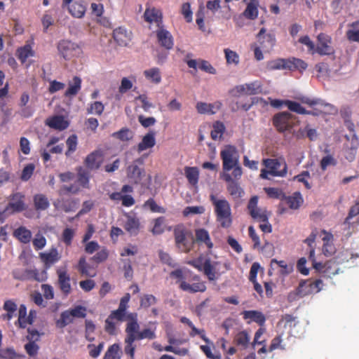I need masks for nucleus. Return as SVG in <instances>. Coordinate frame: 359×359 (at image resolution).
<instances>
[{
	"mask_svg": "<svg viewBox=\"0 0 359 359\" xmlns=\"http://www.w3.org/2000/svg\"><path fill=\"white\" fill-rule=\"evenodd\" d=\"M102 359H121L119 345L114 344L109 346Z\"/></svg>",
	"mask_w": 359,
	"mask_h": 359,
	"instance_id": "nucleus-50",
	"label": "nucleus"
},
{
	"mask_svg": "<svg viewBox=\"0 0 359 359\" xmlns=\"http://www.w3.org/2000/svg\"><path fill=\"white\" fill-rule=\"evenodd\" d=\"M250 337L246 330H242L237 333V334L234 337V343L237 346H241L243 348H247L248 344L250 343Z\"/></svg>",
	"mask_w": 359,
	"mask_h": 359,
	"instance_id": "nucleus-47",
	"label": "nucleus"
},
{
	"mask_svg": "<svg viewBox=\"0 0 359 359\" xmlns=\"http://www.w3.org/2000/svg\"><path fill=\"white\" fill-rule=\"evenodd\" d=\"M224 56L227 64H239L240 57L234 50L229 48L224 49Z\"/></svg>",
	"mask_w": 359,
	"mask_h": 359,
	"instance_id": "nucleus-61",
	"label": "nucleus"
},
{
	"mask_svg": "<svg viewBox=\"0 0 359 359\" xmlns=\"http://www.w3.org/2000/svg\"><path fill=\"white\" fill-rule=\"evenodd\" d=\"M170 276L171 278L177 279V283H180V288L183 291L189 292H205L206 290L205 283L201 282L199 276L194 275L191 280L195 281L192 284L188 283L184 280L185 276L183 269H177L170 272Z\"/></svg>",
	"mask_w": 359,
	"mask_h": 359,
	"instance_id": "nucleus-6",
	"label": "nucleus"
},
{
	"mask_svg": "<svg viewBox=\"0 0 359 359\" xmlns=\"http://www.w3.org/2000/svg\"><path fill=\"white\" fill-rule=\"evenodd\" d=\"M103 163V152L100 149H96L90 153L84 159L85 165L89 170H98Z\"/></svg>",
	"mask_w": 359,
	"mask_h": 359,
	"instance_id": "nucleus-20",
	"label": "nucleus"
},
{
	"mask_svg": "<svg viewBox=\"0 0 359 359\" xmlns=\"http://www.w3.org/2000/svg\"><path fill=\"white\" fill-rule=\"evenodd\" d=\"M137 163H143L140 159L135 160L127 168V177L133 184L143 185L142 180L146 176V171Z\"/></svg>",
	"mask_w": 359,
	"mask_h": 359,
	"instance_id": "nucleus-11",
	"label": "nucleus"
},
{
	"mask_svg": "<svg viewBox=\"0 0 359 359\" xmlns=\"http://www.w3.org/2000/svg\"><path fill=\"white\" fill-rule=\"evenodd\" d=\"M157 302V298L154 294H147L141 297L140 304L142 308L147 309L149 306L156 304Z\"/></svg>",
	"mask_w": 359,
	"mask_h": 359,
	"instance_id": "nucleus-64",
	"label": "nucleus"
},
{
	"mask_svg": "<svg viewBox=\"0 0 359 359\" xmlns=\"http://www.w3.org/2000/svg\"><path fill=\"white\" fill-rule=\"evenodd\" d=\"M358 255H353L351 252L346 250L341 252L334 258L330 259L325 262H316L313 263L314 269L321 273L322 277L331 278L333 276L339 273L341 269L339 265L345 262H349L351 259L358 258Z\"/></svg>",
	"mask_w": 359,
	"mask_h": 359,
	"instance_id": "nucleus-2",
	"label": "nucleus"
},
{
	"mask_svg": "<svg viewBox=\"0 0 359 359\" xmlns=\"http://www.w3.org/2000/svg\"><path fill=\"white\" fill-rule=\"evenodd\" d=\"M258 3L256 0H252L250 3H248L246 8L244 10L243 15L248 19H255L257 18L259 14L258 11Z\"/></svg>",
	"mask_w": 359,
	"mask_h": 359,
	"instance_id": "nucleus-42",
	"label": "nucleus"
},
{
	"mask_svg": "<svg viewBox=\"0 0 359 359\" xmlns=\"http://www.w3.org/2000/svg\"><path fill=\"white\" fill-rule=\"evenodd\" d=\"M128 323L126 325V336L124 339L125 347L124 351L128 355L130 359H135V351L136 346L135 341L136 340L154 339L156 337L155 332L151 329H144L140 331V325L137 322V313H128L126 316Z\"/></svg>",
	"mask_w": 359,
	"mask_h": 359,
	"instance_id": "nucleus-1",
	"label": "nucleus"
},
{
	"mask_svg": "<svg viewBox=\"0 0 359 359\" xmlns=\"http://www.w3.org/2000/svg\"><path fill=\"white\" fill-rule=\"evenodd\" d=\"M132 32L129 29L119 27L114 29L113 38L120 46H128L132 41Z\"/></svg>",
	"mask_w": 359,
	"mask_h": 359,
	"instance_id": "nucleus-18",
	"label": "nucleus"
},
{
	"mask_svg": "<svg viewBox=\"0 0 359 359\" xmlns=\"http://www.w3.org/2000/svg\"><path fill=\"white\" fill-rule=\"evenodd\" d=\"M34 208L38 212H41V210H46L50 206V201L48 198H46L44 194H36L34 196Z\"/></svg>",
	"mask_w": 359,
	"mask_h": 359,
	"instance_id": "nucleus-38",
	"label": "nucleus"
},
{
	"mask_svg": "<svg viewBox=\"0 0 359 359\" xmlns=\"http://www.w3.org/2000/svg\"><path fill=\"white\" fill-rule=\"evenodd\" d=\"M258 197L257 196H253L250 198V201L248 203V210L254 219L261 221H266L267 219V212L262 211V209L258 208Z\"/></svg>",
	"mask_w": 359,
	"mask_h": 359,
	"instance_id": "nucleus-21",
	"label": "nucleus"
},
{
	"mask_svg": "<svg viewBox=\"0 0 359 359\" xmlns=\"http://www.w3.org/2000/svg\"><path fill=\"white\" fill-rule=\"evenodd\" d=\"M89 171L80 168L77 173V181L83 188H89Z\"/></svg>",
	"mask_w": 359,
	"mask_h": 359,
	"instance_id": "nucleus-56",
	"label": "nucleus"
},
{
	"mask_svg": "<svg viewBox=\"0 0 359 359\" xmlns=\"http://www.w3.org/2000/svg\"><path fill=\"white\" fill-rule=\"evenodd\" d=\"M302 102L304 103L307 104L309 106H311V107L315 106V104H319L321 107H324V108L329 107L330 110L329 111L328 113H330V114L337 113V109L334 106L332 105V104H330V103L323 102L320 101V100H311V99L306 98V99L303 100Z\"/></svg>",
	"mask_w": 359,
	"mask_h": 359,
	"instance_id": "nucleus-54",
	"label": "nucleus"
},
{
	"mask_svg": "<svg viewBox=\"0 0 359 359\" xmlns=\"http://www.w3.org/2000/svg\"><path fill=\"white\" fill-rule=\"evenodd\" d=\"M210 202L214 206L216 220L224 228L231 226L232 224L231 205L225 198H218L214 194L210 195Z\"/></svg>",
	"mask_w": 359,
	"mask_h": 359,
	"instance_id": "nucleus-4",
	"label": "nucleus"
},
{
	"mask_svg": "<svg viewBox=\"0 0 359 359\" xmlns=\"http://www.w3.org/2000/svg\"><path fill=\"white\" fill-rule=\"evenodd\" d=\"M74 236L75 230L69 229V227H66L62 231L61 239L66 245L69 246L72 244V240Z\"/></svg>",
	"mask_w": 359,
	"mask_h": 359,
	"instance_id": "nucleus-63",
	"label": "nucleus"
},
{
	"mask_svg": "<svg viewBox=\"0 0 359 359\" xmlns=\"http://www.w3.org/2000/svg\"><path fill=\"white\" fill-rule=\"evenodd\" d=\"M46 124L50 128L57 129V130H64L69 127V123L66 121L64 116H54L48 118L46 120Z\"/></svg>",
	"mask_w": 359,
	"mask_h": 359,
	"instance_id": "nucleus-31",
	"label": "nucleus"
},
{
	"mask_svg": "<svg viewBox=\"0 0 359 359\" xmlns=\"http://www.w3.org/2000/svg\"><path fill=\"white\" fill-rule=\"evenodd\" d=\"M273 123L276 130L280 133L291 131L294 126V116L286 111L278 113L273 116Z\"/></svg>",
	"mask_w": 359,
	"mask_h": 359,
	"instance_id": "nucleus-8",
	"label": "nucleus"
},
{
	"mask_svg": "<svg viewBox=\"0 0 359 359\" xmlns=\"http://www.w3.org/2000/svg\"><path fill=\"white\" fill-rule=\"evenodd\" d=\"M225 131V125L222 121H216L210 132V136L213 140H218L222 137Z\"/></svg>",
	"mask_w": 359,
	"mask_h": 359,
	"instance_id": "nucleus-53",
	"label": "nucleus"
},
{
	"mask_svg": "<svg viewBox=\"0 0 359 359\" xmlns=\"http://www.w3.org/2000/svg\"><path fill=\"white\" fill-rule=\"evenodd\" d=\"M241 316L248 324L256 323L259 326H264L266 323V318L264 313L259 311H244Z\"/></svg>",
	"mask_w": 359,
	"mask_h": 359,
	"instance_id": "nucleus-23",
	"label": "nucleus"
},
{
	"mask_svg": "<svg viewBox=\"0 0 359 359\" xmlns=\"http://www.w3.org/2000/svg\"><path fill=\"white\" fill-rule=\"evenodd\" d=\"M274 263L280 268V273L283 276H287V274L290 273L293 271V266L287 264L285 261H278L277 259H272L271 266H273Z\"/></svg>",
	"mask_w": 359,
	"mask_h": 359,
	"instance_id": "nucleus-58",
	"label": "nucleus"
},
{
	"mask_svg": "<svg viewBox=\"0 0 359 359\" xmlns=\"http://www.w3.org/2000/svg\"><path fill=\"white\" fill-rule=\"evenodd\" d=\"M15 279L20 280H34L37 281H44L47 278L46 271L39 272L38 269H27L21 273H13Z\"/></svg>",
	"mask_w": 359,
	"mask_h": 359,
	"instance_id": "nucleus-17",
	"label": "nucleus"
},
{
	"mask_svg": "<svg viewBox=\"0 0 359 359\" xmlns=\"http://www.w3.org/2000/svg\"><path fill=\"white\" fill-rule=\"evenodd\" d=\"M308 67V64L304 60L299 59V57H292L287 59H282L278 57L276 60H269L266 63V69L268 71L275 70H290L304 72Z\"/></svg>",
	"mask_w": 359,
	"mask_h": 359,
	"instance_id": "nucleus-5",
	"label": "nucleus"
},
{
	"mask_svg": "<svg viewBox=\"0 0 359 359\" xmlns=\"http://www.w3.org/2000/svg\"><path fill=\"white\" fill-rule=\"evenodd\" d=\"M185 177L189 184L196 185L199 179V171L197 167H185Z\"/></svg>",
	"mask_w": 359,
	"mask_h": 359,
	"instance_id": "nucleus-44",
	"label": "nucleus"
},
{
	"mask_svg": "<svg viewBox=\"0 0 359 359\" xmlns=\"http://www.w3.org/2000/svg\"><path fill=\"white\" fill-rule=\"evenodd\" d=\"M16 56L21 63L24 64L28 57L35 56V50L32 49V46L30 43H26L25 46L18 48Z\"/></svg>",
	"mask_w": 359,
	"mask_h": 359,
	"instance_id": "nucleus-33",
	"label": "nucleus"
},
{
	"mask_svg": "<svg viewBox=\"0 0 359 359\" xmlns=\"http://www.w3.org/2000/svg\"><path fill=\"white\" fill-rule=\"evenodd\" d=\"M114 138L118 139L122 142L130 141L133 138L134 134L132 130L129 128H122L120 130L114 132L111 135Z\"/></svg>",
	"mask_w": 359,
	"mask_h": 359,
	"instance_id": "nucleus-43",
	"label": "nucleus"
},
{
	"mask_svg": "<svg viewBox=\"0 0 359 359\" xmlns=\"http://www.w3.org/2000/svg\"><path fill=\"white\" fill-rule=\"evenodd\" d=\"M282 320L285 323V327H289L291 336H297L298 332L294 329L299 324L297 317L290 314H285L282 316Z\"/></svg>",
	"mask_w": 359,
	"mask_h": 359,
	"instance_id": "nucleus-37",
	"label": "nucleus"
},
{
	"mask_svg": "<svg viewBox=\"0 0 359 359\" xmlns=\"http://www.w3.org/2000/svg\"><path fill=\"white\" fill-rule=\"evenodd\" d=\"M81 88V80L80 77L74 76L72 83L69 82V86L65 93L66 97L75 96Z\"/></svg>",
	"mask_w": 359,
	"mask_h": 359,
	"instance_id": "nucleus-41",
	"label": "nucleus"
},
{
	"mask_svg": "<svg viewBox=\"0 0 359 359\" xmlns=\"http://www.w3.org/2000/svg\"><path fill=\"white\" fill-rule=\"evenodd\" d=\"M257 41L265 53H270L273 49L276 43V39L274 34H266V28L259 29L257 35Z\"/></svg>",
	"mask_w": 359,
	"mask_h": 359,
	"instance_id": "nucleus-13",
	"label": "nucleus"
},
{
	"mask_svg": "<svg viewBox=\"0 0 359 359\" xmlns=\"http://www.w3.org/2000/svg\"><path fill=\"white\" fill-rule=\"evenodd\" d=\"M318 44L316 47V51L317 53L321 55H332L334 53V49L333 46H331L332 39L331 36L323 34L321 32L317 36Z\"/></svg>",
	"mask_w": 359,
	"mask_h": 359,
	"instance_id": "nucleus-14",
	"label": "nucleus"
},
{
	"mask_svg": "<svg viewBox=\"0 0 359 359\" xmlns=\"http://www.w3.org/2000/svg\"><path fill=\"white\" fill-rule=\"evenodd\" d=\"M57 50L65 60H69L79 53L80 48L77 43L68 39H63L57 43Z\"/></svg>",
	"mask_w": 359,
	"mask_h": 359,
	"instance_id": "nucleus-15",
	"label": "nucleus"
},
{
	"mask_svg": "<svg viewBox=\"0 0 359 359\" xmlns=\"http://www.w3.org/2000/svg\"><path fill=\"white\" fill-rule=\"evenodd\" d=\"M220 156L224 173L232 170L233 177L240 179L243 175V170L239 162L240 155L236 147L230 144L225 145L221 150Z\"/></svg>",
	"mask_w": 359,
	"mask_h": 359,
	"instance_id": "nucleus-3",
	"label": "nucleus"
},
{
	"mask_svg": "<svg viewBox=\"0 0 359 359\" xmlns=\"http://www.w3.org/2000/svg\"><path fill=\"white\" fill-rule=\"evenodd\" d=\"M143 206L144 208L151 210L152 212H166V209L163 208V206L158 205L156 200L152 198H149L147 201H145Z\"/></svg>",
	"mask_w": 359,
	"mask_h": 359,
	"instance_id": "nucleus-57",
	"label": "nucleus"
},
{
	"mask_svg": "<svg viewBox=\"0 0 359 359\" xmlns=\"http://www.w3.org/2000/svg\"><path fill=\"white\" fill-rule=\"evenodd\" d=\"M350 27L351 29L346 32L348 39L359 43V20L351 22Z\"/></svg>",
	"mask_w": 359,
	"mask_h": 359,
	"instance_id": "nucleus-48",
	"label": "nucleus"
},
{
	"mask_svg": "<svg viewBox=\"0 0 359 359\" xmlns=\"http://www.w3.org/2000/svg\"><path fill=\"white\" fill-rule=\"evenodd\" d=\"M25 196L16 192L12 195L11 201H10L6 206L5 211L12 210L13 212H20L26 208L25 203L24 202Z\"/></svg>",
	"mask_w": 359,
	"mask_h": 359,
	"instance_id": "nucleus-24",
	"label": "nucleus"
},
{
	"mask_svg": "<svg viewBox=\"0 0 359 359\" xmlns=\"http://www.w3.org/2000/svg\"><path fill=\"white\" fill-rule=\"evenodd\" d=\"M57 282L63 294H69L72 291L71 278L67 271V268H59L56 271Z\"/></svg>",
	"mask_w": 359,
	"mask_h": 359,
	"instance_id": "nucleus-22",
	"label": "nucleus"
},
{
	"mask_svg": "<svg viewBox=\"0 0 359 359\" xmlns=\"http://www.w3.org/2000/svg\"><path fill=\"white\" fill-rule=\"evenodd\" d=\"M67 149L65 152L67 156H70L75 152L78 146V137L76 135H70L66 140Z\"/></svg>",
	"mask_w": 359,
	"mask_h": 359,
	"instance_id": "nucleus-51",
	"label": "nucleus"
},
{
	"mask_svg": "<svg viewBox=\"0 0 359 359\" xmlns=\"http://www.w3.org/2000/svg\"><path fill=\"white\" fill-rule=\"evenodd\" d=\"M323 287L322 279L302 280L296 289V294L300 297H304L306 295L318 292L322 290Z\"/></svg>",
	"mask_w": 359,
	"mask_h": 359,
	"instance_id": "nucleus-9",
	"label": "nucleus"
},
{
	"mask_svg": "<svg viewBox=\"0 0 359 359\" xmlns=\"http://www.w3.org/2000/svg\"><path fill=\"white\" fill-rule=\"evenodd\" d=\"M264 165L268 168L262 169L261 170L260 177L264 179H269V175L271 176H279L284 177L287 173V167L285 165V168L283 170H278V167L280 166V163L277 159H264Z\"/></svg>",
	"mask_w": 359,
	"mask_h": 359,
	"instance_id": "nucleus-12",
	"label": "nucleus"
},
{
	"mask_svg": "<svg viewBox=\"0 0 359 359\" xmlns=\"http://www.w3.org/2000/svg\"><path fill=\"white\" fill-rule=\"evenodd\" d=\"M284 198L289 208L294 210L299 209L304 202L302 195L299 191L294 192L292 196H288L287 197L285 195Z\"/></svg>",
	"mask_w": 359,
	"mask_h": 359,
	"instance_id": "nucleus-36",
	"label": "nucleus"
},
{
	"mask_svg": "<svg viewBox=\"0 0 359 359\" xmlns=\"http://www.w3.org/2000/svg\"><path fill=\"white\" fill-rule=\"evenodd\" d=\"M144 18L146 22H156L158 27L163 23V15L162 11L155 7L147 8L144 13Z\"/></svg>",
	"mask_w": 359,
	"mask_h": 359,
	"instance_id": "nucleus-28",
	"label": "nucleus"
},
{
	"mask_svg": "<svg viewBox=\"0 0 359 359\" xmlns=\"http://www.w3.org/2000/svg\"><path fill=\"white\" fill-rule=\"evenodd\" d=\"M165 219L164 217L161 216L154 220V226L152 227L151 232L154 235H159L163 233L165 226Z\"/></svg>",
	"mask_w": 359,
	"mask_h": 359,
	"instance_id": "nucleus-52",
	"label": "nucleus"
},
{
	"mask_svg": "<svg viewBox=\"0 0 359 359\" xmlns=\"http://www.w3.org/2000/svg\"><path fill=\"white\" fill-rule=\"evenodd\" d=\"M233 177L229 173H224L222 175L223 180L227 182V189L231 196L234 199L242 198L244 194L243 189Z\"/></svg>",
	"mask_w": 359,
	"mask_h": 359,
	"instance_id": "nucleus-19",
	"label": "nucleus"
},
{
	"mask_svg": "<svg viewBox=\"0 0 359 359\" xmlns=\"http://www.w3.org/2000/svg\"><path fill=\"white\" fill-rule=\"evenodd\" d=\"M40 257L46 267H50L61 259V255L55 248H52L48 252H41Z\"/></svg>",
	"mask_w": 359,
	"mask_h": 359,
	"instance_id": "nucleus-29",
	"label": "nucleus"
},
{
	"mask_svg": "<svg viewBox=\"0 0 359 359\" xmlns=\"http://www.w3.org/2000/svg\"><path fill=\"white\" fill-rule=\"evenodd\" d=\"M73 322L72 310L65 311L61 313L60 318L56 320V325L59 327H64Z\"/></svg>",
	"mask_w": 359,
	"mask_h": 359,
	"instance_id": "nucleus-49",
	"label": "nucleus"
},
{
	"mask_svg": "<svg viewBox=\"0 0 359 359\" xmlns=\"http://www.w3.org/2000/svg\"><path fill=\"white\" fill-rule=\"evenodd\" d=\"M156 144L155 131H149L143 136L142 140L137 145V151H142L151 149Z\"/></svg>",
	"mask_w": 359,
	"mask_h": 359,
	"instance_id": "nucleus-32",
	"label": "nucleus"
},
{
	"mask_svg": "<svg viewBox=\"0 0 359 359\" xmlns=\"http://www.w3.org/2000/svg\"><path fill=\"white\" fill-rule=\"evenodd\" d=\"M217 262H213L210 259H205V266L203 268V273L209 280H214L216 279V264Z\"/></svg>",
	"mask_w": 359,
	"mask_h": 359,
	"instance_id": "nucleus-39",
	"label": "nucleus"
},
{
	"mask_svg": "<svg viewBox=\"0 0 359 359\" xmlns=\"http://www.w3.org/2000/svg\"><path fill=\"white\" fill-rule=\"evenodd\" d=\"M144 76L146 79L152 83H159L161 81V70L158 67H151L147 70L144 71Z\"/></svg>",
	"mask_w": 359,
	"mask_h": 359,
	"instance_id": "nucleus-40",
	"label": "nucleus"
},
{
	"mask_svg": "<svg viewBox=\"0 0 359 359\" xmlns=\"http://www.w3.org/2000/svg\"><path fill=\"white\" fill-rule=\"evenodd\" d=\"M90 267V265L88 263L85 256H82L79 258L77 264V270L82 276L94 277L95 273H91L89 271Z\"/></svg>",
	"mask_w": 359,
	"mask_h": 359,
	"instance_id": "nucleus-45",
	"label": "nucleus"
},
{
	"mask_svg": "<svg viewBox=\"0 0 359 359\" xmlns=\"http://www.w3.org/2000/svg\"><path fill=\"white\" fill-rule=\"evenodd\" d=\"M72 0H62V7H68L69 13L74 18H83L86 11V6L83 3L74 2L69 6Z\"/></svg>",
	"mask_w": 359,
	"mask_h": 359,
	"instance_id": "nucleus-26",
	"label": "nucleus"
},
{
	"mask_svg": "<svg viewBox=\"0 0 359 359\" xmlns=\"http://www.w3.org/2000/svg\"><path fill=\"white\" fill-rule=\"evenodd\" d=\"M194 242L199 245L205 246L208 250H211L214 246L208 231L205 229H197L195 230L194 243Z\"/></svg>",
	"mask_w": 359,
	"mask_h": 359,
	"instance_id": "nucleus-25",
	"label": "nucleus"
},
{
	"mask_svg": "<svg viewBox=\"0 0 359 359\" xmlns=\"http://www.w3.org/2000/svg\"><path fill=\"white\" fill-rule=\"evenodd\" d=\"M222 104L219 102L215 103L199 102L196 103V110L199 114H214L220 109Z\"/></svg>",
	"mask_w": 359,
	"mask_h": 359,
	"instance_id": "nucleus-30",
	"label": "nucleus"
},
{
	"mask_svg": "<svg viewBox=\"0 0 359 359\" xmlns=\"http://www.w3.org/2000/svg\"><path fill=\"white\" fill-rule=\"evenodd\" d=\"M126 217L124 229L130 235H137L141 229L140 219L135 215H127Z\"/></svg>",
	"mask_w": 359,
	"mask_h": 359,
	"instance_id": "nucleus-27",
	"label": "nucleus"
},
{
	"mask_svg": "<svg viewBox=\"0 0 359 359\" xmlns=\"http://www.w3.org/2000/svg\"><path fill=\"white\" fill-rule=\"evenodd\" d=\"M344 138L347 141L344 145L345 148H350L351 149H353L357 152V149L359 147V139L356 134L353 133L351 135V137H349L348 135H344Z\"/></svg>",
	"mask_w": 359,
	"mask_h": 359,
	"instance_id": "nucleus-60",
	"label": "nucleus"
},
{
	"mask_svg": "<svg viewBox=\"0 0 359 359\" xmlns=\"http://www.w3.org/2000/svg\"><path fill=\"white\" fill-rule=\"evenodd\" d=\"M133 192V187L130 184H124L122 186L120 191L112 192L109 195V198L114 201H121L122 205L130 207L134 205L135 201L133 196L126 193Z\"/></svg>",
	"mask_w": 359,
	"mask_h": 359,
	"instance_id": "nucleus-10",
	"label": "nucleus"
},
{
	"mask_svg": "<svg viewBox=\"0 0 359 359\" xmlns=\"http://www.w3.org/2000/svg\"><path fill=\"white\" fill-rule=\"evenodd\" d=\"M156 35L161 46L167 50H171L173 48L175 44L173 36L171 32L163 28L162 25L156 30Z\"/></svg>",
	"mask_w": 359,
	"mask_h": 359,
	"instance_id": "nucleus-16",
	"label": "nucleus"
},
{
	"mask_svg": "<svg viewBox=\"0 0 359 359\" xmlns=\"http://www.w3.org/2000/svg\"><path fill=\"white\" fill-rule=\"evenodd\" d=\"M104 348V343L101 342L97 346L94 344H88L87 348L88 350L89 356L93 358H97L100 356Z\"/></svg>",
	"mask_w": 359,
	"mask_h": 359,
	"instance_id": "nucleus-59",
	"label": "nucleus"
},
{
	"mask_svg": "<svg viewBox=\"0 0 359 359\" xmlns=\"http://www.w3.org/2000/svg\"><path fill=\"white\" fill-rule=\"evenodd\" d=\"M285 104H286V106L288 107L290 111H293L297 114H306V109H305V107H302L301 104L299 102L290 101V100H287L286 101H285Z\"/></svg>",
	"mask_w": 359,
	"mask_h": 359,
	"instance_id": "nucleus-62",
	"label": "nucleus"
},
{
	"mask_svg": "<svg viewBox=\"0 0 359 359\" xmlns=\"http://www.w3.org/2000/svg\"><path fill=\"white\" fill-rule=\"evenodd\" d=\"M13 236L20 241L21 243L28 244L32 241V233L25 226H20L15 229L13 233Z\"/></svg>",
	"mask_w": 359,
	"mask_h": 359,
	"instance_id": "nucleus-34",
	"label": "nucleus"
},
{
	"mask_svg": "<svg viewBox=\"0 0 359 359\" xmlns=\"http://www.w3.org/2000/svg\"><path fill=\"white\" fill-rule=\"evenodd\" d=\"M248 95H259L262 92V84L259 81L246 83Z\"/></svg>",
	"mask_w": 359,
	"mask_h": 359,
	"instance_id": "nucleus-55",
	"label": "nucleus"
},
{
	"mask_svg": "<svg viewBox=\"0 0 359 359\" xmlns=\"http://www.w3.org/2000/svg\"><path fill=\"white\" fill-rule=\"evenodd\" d=\"M325 236L323 238V252L325 255L330 256L333 255V253L336 251V248L332 243L333 236L332 233H326L324 231Z\"/></svg>",
	"mask_w": 359,
	"mask_h": 359,
	"instance_id": "nucleus-35",
	"label": "nucleus"
},
{
	"mask_svg": "<svg viewBox=\"0 0 359 359\" xmlns=\"http://www.w3.org/2000/svg\"><path fill=\"white\" fill-rule=\"evenodd\" d=\"M24 355L17 353L13 347L1 348L0 350V359H20Z\"/></svg>",
	"mask_w": 359,
	"mask_h": 359,
	"instance_id": "nucleus-46",
	"label": "nucleus"
},
{
	"mask_svg": "<svg viewBox=\"0 0 359 359\" xmlns=\"http://www.w3.org/2000/svg\"><path fill=\"white\" fill-rule=\"evenodd\" d=\"M189 231L184 224H177L174 227V238L176 246L180 252H189L192 248L194 241L190 243L188 240Z\"/></svg>",
	"mask_w": 359,
	"mask_h": 359,
	"instance_id": "nucleus-7",
	"label": "nucleus"
}]
</instances>
